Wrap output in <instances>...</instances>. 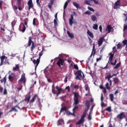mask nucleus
<instances>
[{
    "instance_id": "obj_1",
    "label": "nucleus",
    "mask_w": 127,
    "mask_h": 127,
    "mask_svg": "<svg viewBox=\"0 0 127 127\" xmlns=\"http://www.w3.org/2000/svg\"><path fill=\"white\" fill-rule=\"evenodd\" d=\"M72 94H74L73 96V106L74 108L72 109L73 113H75V111L79 109V106H77L79 103V98L80 97L79 94L78 92H73Z\"/></svg>"
},
{
    "instance_id": "obj_2",
    "label": "nucleus",
    "mask_w": 127,
    "mask_h": 127,
    "mask_svg": "<svg viewBox=\"0 0 127 127\" xmlns=\"http://www.w3.org/2000/svg\"><path fill=\"white\" fill-rule=\"evenodd\" d=\"M31 46V47H30ZM27 47H30V50L31 52H32L34 50V49L36 47V45L35 43L32 41V37L30 36L28 38V41L27 43Z\"/></svg>"
},
{
    "instance_id": "obj_3",
    "label": "nucleus",
    "mask_w": 127,
    "mask_h": 127,
    "mask_svg": "<svg viewBox=\"0 0 127 127\" xmlns=\"http://www.w3.org/2000/svg\"><path fill=\"white\" fill-rule=\"evenodd\" d=\"M75 75H76L75 79L76 80H81V79H84L85 75L83 72L81 70H78L75 73Z\"/></svg>"
},
{
    "instance_id": "obj_4",
    "label": "nucleus",
    "mask_w": 127,
    "mask_h": 127,
    "mask_svg": "<svg viewBox=\"0 0 127 127\" xmlns=\"http://www.w3.org/2000/svg\"><path fill=\"white\" fill-rule=\"evenodd\" d=\"M127 4L125 5H121V0H118L116 2H115L114 6V8L116 9H118V8H120V7L126 6Z\"/></svg>"
},
{
    "instance_id": "obj_5",
    "label": "nucleus",
    "mask_w": 127,
    "mask_h": 127,
    "mask_svg": "<svg viewBox=\"0 0 127 127\" xmlns=\"http://www.w3.org/2000/svg\"><path fill=\"white\" fill-rule=\"evenodd\" d=\"M37 98L38 102L39 104H41V99L38 96L37 94L34 95L33 97L32 98L31 100L30 101V103H33L35 102L36 98Z\"/></svg>"
},
{
    "instance_id": "obj_6",
    "label": "nucleus",
    "mask_w": 127,
    "mask_h": 127,
    "mask_svg": "<svg viewBox=\"0 0 127 127\" xmlns=\"http://www.w3.org/2000/svg\"><path fill=\"white\" fill-rule=\"evenodd\" d=\"M15 108H17L18 109H20V110H24L25 109V107L20 108L19 106H18L17 105H16L14 107H12V108H11V110H10V111H9V113H11L13 111L15 112H17L18 111Z\"/></svg>"
},
{
    "instance_id": "obj_7",
    "label": "nucleus",
    "mask_w": 127,
    "mask_h": 127,
    "mask_svg": "<svg viewBox=\"0 0 127 127\" xmlns=\"http://www.w3.org/2000/svg\"><path fill=\"white\" fill-rule=\"evenodd\" d=\"M117 118L120 121H122L123 119L126 118V115L124 112H121L117 116Z\"/></svg>"
},
{
    "instance_id": "obj_8",
    "label": "nucleus",
    "mask_w": 127,
    "mask_h": 127,
    "mask_svg": "<svg viewBox=\"0 0 127 127\" xmlns=\"http://www.w3.org/2000/svg\"><path fill=\"white\" fill-rule=\"evenodd\" d=\"M18 82H22L23 85L25 86L26 82V79L25 77V74H22L21 76L20 79L18 80Z\"/></svg>"
},
{
    "instance_id": "obj_9",
    "label": "nucleus",
    "mask_w": 127,
    "mask_h": 127,
    "mask_svg": "<svg viewBox=\"0 0 127 127\" xmlns=\"http://www.w3.org/2000/svg\"><path fill=\"white\" fill-rule=\"evenodd\" d=\"M43 54V51H42L41 52H40L39 53V57L38 58V59H37L36 61V66H35V68H37V67L38 66L39 63H40V59H41V57L42 56Z\"/></svg>"
},
{
    "instance_id": "obj_10",
    "label": "nucleus",
    "mask_w": 127,
    "mask_h": 127,
    "mask_svg": "<svg viewBox=\"0 0 127 127\" xmlns=\"http://www.w3.org/2000/svg\"><path fill=\"white\" fill-rule=\"evenodd\" d=\"M64 63V60H62L61 59H59V61L57 63V65L60 67V68H61V65L63 66Z\"/></svg>"
},
{
    "instance_id": "obj_11",
    "label": "nucleus",
    "mask_w": 127,
    "mask_h": 127,
    "mask_svg": "<svg viewBox=\"0 0 127 127\" xmlns=\"http://www.w3.org/2000/svg\"><path fill=\"white\" fill-rule=\"evenodd\" d=\"M28 6V10H30L31 8H33V4L32 0H29V1L27 2Z\"/></svg>"
},
{
    "instance_id": "obj_12",
    "label": "nucleus",
    "mask_w": 127,
    "mask_h": 127,
    "mask_svg": "<svg viewBox=\"0 0 127 127\" xmlns=\"http://www.w3.org/2000/svg\"><path fill=\"white\" fill-rule=\"evenodd\" d=\"M16 1L18 3V10H21L22 9L21 6L23 5V4L21 2V0H16Z\"/></svg>"
},
{
    "instance_id": "obj_13",
    "label": "nucleus",
    "mask_w": 127,
    "mask_h": 127,
    "mask_svg": "<svg viewBox=\"0 0 127 127\" xmlns=\"http://www.w3.org/2000/svg\"><path fill=\"white\" fill-rule=\"evenodd\" d=\"M104 37H100L98 41V46H101L103 43Z\"/></svg>"
},
{
    "instance_id": "obj_14",
    "label": "nucleus",
    "mask_w": 127,
    "mask_h": 127,
    "mask_svg": "<svg viewBox=\"0 0 127 127\" xmlns=\"http://www.w3.org/2000/svg\"><path fill=\"white\" fill-rule=\"evenodd\" d=\"M109 62H112L113 61L114 56L115 55V53L111 52L109 54Z\"/></svg>"
},
{
    "instance_id": "obj_15",
    "label": "nucleus",
    "mask_w": 127,
    "mask_h": 127,
    "mask_svg": "<svg viewBox=\"0 0 127 127\" xmlns=\"http://www.w3.org/2000/svg\"><path fill=\"white\" fill-rule=\"evenodd\" d=\"M73 16H74L73 14H71L70 18L69 19L68 23L70 26H72L73 23V20H74Z\"/></svg>"
},
{
    "instance_id": "obj_16",
    "label": "nucleus",
    "mask_w": 127,
    "mask_h": 127,
    "mask_svg": "<svg viewBox=\"0 0 127 127\" xmlns=\"http://www.w3.org/2000/svg\"><path fill=\"white\" fill-rule=\"evenodd\" d=\"M0 59H1V63H0V66H2L4 63V60L5 59H7V57L5 56H2L0 57Z\"/></svg>"
},
{
    "instance_id": "obj_17",
    "label": "nucleus",
    "mask_w": 127,
    "mask_h": 127,
    "mask_svg": "<svg viewBox=\"0 0 127 127\" xmlns=\"http://www.w3.org/2000/svg\"><path fill=\"white\" fill-rule=\"evenodd\" d=\"M23 24V26H22V29L21 30V31L22 32H24L26 30V26H27V22L25 20L24 21V23H22Z\"/></svg>"
},
{
    "instance_id": "obj_18",
    "label": "nucleus",
    "mask_w": 127,
    "mask_h": 127,
    "mask_svg": "<svg viewBox=\"0 0 127 127\" xmlns=\"http://www.w3.org/2000/svg\"><path fill=\"white\" fill-rule=\"evenodd\" d=\"M67 110V108L66 107H62L61 109L59 115L61 116L62 112H66Z\"/></svg>"
},
{
    "instance_id": "obj_19",
    "label": "nucleus",
    "mask_w": 127,
    "mask_h": 127,
    "mask_svg": "<svg viewBox=\"0 0 127 127\" xmlns=\"http://www.w3.org/2000/svg\"><path fill=\"white\" fill-rule=\"evenodd\" d=\"M84 121H85V120H83L80 118V119L76 123V125H80L83 124Z\"/></svg>"
},
{
    "instance_id": "obj_20",
    "label": "nucleus",
    "mask_w": 127,
    "mask_h": 127,
    "mask_svg": "<svg viewBox=\"0 0 127 127\" xmlns=\"http://www.w3.org/2000/svg\"><path fill=\"white\" fill-rule=\"evenodd\" d=\"M90 101H88V100L86 101L85 103V107L87 108V111H89L90 108Z\"/></svg>"
},
{
    "instance_id": "obj_21",
    "label": "nucleus",
    "mask_w": 127,
    "mask_h": 127,
    "mask_svg": "<svg viewBox=\"0 0 127 127\" xmlns=\"http://www.w3.org/2000/svg\"><path fill=\"white\" fill-rule=\"evenodd\" d=\"M73 5L76 7L77 9H81V7L80 6L79 4L76 2H72Z\"/></svg>"
},
{
    "instance_id": "obj_22",
    "label": "nucleus",
    "mask_w": 127,
    "mask_h": 127,
    "mask_svg": "<svg viewBox=\"0 0 127 127\" xmlns=\"http://www.w3.org/2000/svg\"><path fill=\"white\" fill-rule=\"evenodd\" d=\"M12 75H13V73L9 75V76L8 77V79H9V81H10V82H12L14 79V77Z\"/></svg>"
},
{
    "instance_id": "obj_23",
    "label": "nucleus",
    "mask_w": 127,
    "mask_h": 127,
    "mask_svg": "<svg viewBox=\"0 0 127 127\" xmlns=\"http://www.w3.org/2000/svg\"><path fill=\"white\" fill-rule=\"evenodd\" d=\"M112 29V27L111 25H108L105 30L106 31H108V33H110L111 32Z\"/></svg>"
},
{
    "instance_id": "obj_24",
    "label": "nucleus",
    "mask_w": 127,
    "mask_h": 127,
    "mask_svg": "<svg viewBox=\"0 0 127 127\" xmlns=\"http://www.w3.org/2000/svg\"><path fill=\"white\" fill-rule=\"evenodd\" d=\"M87 33L91 38H94L93 34L92 32H91V31H90L89 30H87Z\"/></svg>"
},
{
    "instance_id": "obj_25",
    "label": "nucleus",
    "mask_w": 127,
    "mask_h": 127,
    "mask_svg": "<svg viewBox=\"0 0 127 127\" xmlns=\"http://www.w3.org/2000/svg\"><path fill=\"white\" fill-rule=\"evenodd\" d=\"M31 97V96L30 95H29V96L26 97L25 98L24 101H26L27 103H29L30 102Z\"/></svg>"
},
{
    "instance_id": "obj_26",
    "label": "nucleus",
    "mask_w": 127,
    "mask_h": 127,
    "mask_svg": "<svg viewBox=\"0 0 127 127\" xmlns=\"http://www.w3.org/2000/svg\"><path fill=\"white\" fill-rule=\"evenodd\" d=\"M56 89L58 90V92H64V89L62 88H59L58 86H56Z\"/></svg>"
},
{
    "instance_id": "obj_27",
    "label": "nucleus",
    "mask_w": 127,
    "mask_h": 127,
    "mask_svg": "<svg viewBox=\"0 0 127 127\" xmlns=\"http://www.w3.org/2000/svg\"><path fill=\"white\" fill-rule=\"evenodd\" d=\"M93 51H95V45H93V49H92V54H91V55L89 57L88 60V61H91L90 59H91V57H92V54L93 53Z\"/></svg>"
},
{
    "instance_id": "obj_28",
    "label": "nucleus",
    "mask_w": 127,
    "mask_h": 127,
    "mask_svg": "<svg viewBox=\"0 0 127 127\" xmlns=\"http://www.w3.org/2000/svg\"><path fill=\"white\" fill-rule=\"evenodd\" d=\"M113 81H114V84H118V83H119V79L117 77H114Z\"/></svg>"
},
{
    "instance_id": "obj_29",
    "label": "nucleus",
    "mask_w": 127,
    "mask_h": 127,
    "mask_svg": "<svg viewBox=\"0 0 127 127\" xmlns=\"http://www.w3.org/2000/svg\"><path fill=\"white\" fill-rule=\"evenodd\" d=\"M67 116H75V113H71L69 111H67L66 113Z\"/></svg>"
},
{
    "instance_id": "obj_30",
    "label": "nucleus",
    "mask_w": 127,
    "mask_h": 127,
    "mask_svg": "<svg viewBox=\"0 0 127 127\" xmlns=\"http://www.w3.org/2000/svg\"><path fill=\"white\" fill-rule=\"evenodd\" d=\"M113 76L111 75V73L110 72L106 73V75L105 76V79H107V78H112Z\"/></svg>"
},
{
    "instance_id": "obj_31",
    "label": "nucleus",
    "mask_w": 127,
    "mask_h": 127,
    "mask_svg": "<svg viewBox=\"0 0 127 127\" xmlns=\"http://www.w3.org/2000/svg\"><path fill=\"white\" fill-rule=\"evenodd\" d=\"M91 19L93 21H97V18L94 15L91 16Z\"/></svg>"
},
{
    "instance_id": "obj_32",
    "label": "nucleus",
    "mask_w": 127,
    "mask_h": 127,
    "mask_svg": "<svg viewBox=\"0 0 127 127\" xmlns=\"http://www.w3.org/2000/svg\"><path fill=\"white\" fill-rule=\"evenodd\" d=\"M109 97H110L111 101V102H113V101H114V94H110L109 95Z\"/></svg>"
},
{
    "instance_id": "obj_33",
    "label": "nucleus",
    "mask_w": 127,
    "mask_h": 127,
    "mask_svg": "<svg viewBox=\"0 0 127 127\" xmlns=\"http://www.w3.org/2000/svg\"><path fill=\"white\" fill-rule=\"evenodd\" d=\"M67 34L68 35L69 37H70L71 38H74V35L73 34L70 33L69 31H67Z\"/></svg>"
},
{
    "instance_id": "obj_34",
    "label": "nucleus",
    "mask_w": 127,
    "mask_h": 127,
    "mask_svg": "<svg viewBox=\"0 0 127 127\" xmlns=\"http://www.w3.org/2000/svg\"><path fill=\"white\" fill-rule=\"evenodd\" d=\"M19 69V64H15V66L13 67V71H16V70H18Z\"/></svg>"
},
{
    "instance_id": "obj_35",
    "label": "nucleus",
    "mask_w": 127,
    "mask_h": 127,
    "mask_svg": "<svg viewBox=\"0 0 127 127\" xmlns=\"http://www.w3.org/2000/svg\"><path fill=\"white\" fill-rule=\"evenodd\" d=\"M0 81H1V83H4V84H5L6 82V76L4 77V78H3V79H1Z\"/></svg>"
},
{
    "instance_id": "obj_36",
    "label": "nucleus",
    "mask_w": 127,
    "mask_h": 127,
    "mask_svg": "<svg viewBox=\"0 0 127 127\" xmlns=\"http://www.w3.org/2000/svg\"><path fill=\"white\" fill-rule=\"evenodd\" d=\"M93 29L94 30H98V25L96 24H93V26L92 27Z\"/></svg>"
},
{
    "instance_id": "obj_37",
    "label": "nucleus",
    "mask_w": 127,
    "mask_h": 127,
    "mask_svg": "<svg viewBox=\"0 0 127 127\" xmlns=\"http://www.w3.org/2000/svg\"><path fill=\"white\" fill-rule=\"evenodd\" d=\"M121 63H119L118 64H117L116 66L114 67V69H118L119 67H120V66H121Z\"/></svg>"
},
{
    "instance_id": "obj_38",
    "label": "nucleus",
    "mask_w": 127,
    "mask_h": 127,
    "mask_svg": "<svg viewBox=\"0 0 127 127\" xmlns=\"http://www.w3.org/2000/svg\"><path fill=\"white\" fill-rule=\"evenodd\" d=\"M91 114H92L91 112H89V115H88V121H91V120H92Z\"/></svg>"
},
{
    "instance_id": "obj_39",
    "label": "nucleus",
    "mask_w": 127,
    "mask_h": 127,
    "mask_svg": "<svg viewBox=\"0 0 127 127\" xmlns=\"http://www.w3.org/2000/svg\"><path fill=\"white\" fill-rule=\"evenodd\" d=\"M85 90L86 91H89L90 90L88 84H86L85 85Z\"/></svg>"
},
{
    "instance_id": "obj_40",
    "label": "nucleus",
    "mask_w": 127,
    "mask_h": 127,
    "mask_svg": "<svg viewBox=\"0 0 127 127\" xmlns=\"http://www.w3.org/2000/svg\"><path fill=\"white\" fill-rule=\"evenodd\" d=\"M106 88L107 90H111V87L109 86V83L107 82L106 83Z\"/></svg>"
},
{
    "instance_id": "obj_41",
    "label": "nucleus",
    "mask_w": 127,
    "mask_h": 127,
    "mask_svg": "<svg viewBox=\"0 0 127 127\" xmlns=\"http://www.w3.org/2000/svg\"><path fill=\"white\" fill-rule=\"evenodd\" d=\"M63 122V120L62 119H60L58 121V126H61L62 125V122Z\"/></svg>"
},
{
    "instance_id": "obj_42",
    "label": "nucleus",
    "mask_w": 127,
    "mask_h": 127,
    "mask_svg": "<svg viewBox=\"0 0 127 127\" xmlns=\"http://www.w3.org/2000/svg\"><path fill=\"white\" fill-rule=\"evenodd\" d=\"M86 117V114L83 113L82 116L81 117V119L84 120L85 118Z\"/></svg>"
},
{
    "instance_id": "obj_43",
    "label": "nucleus",
    "mask_w": 127,
    "mask_h": 127,
    "mask_svg": "<svg viewBox=\"0 0 127 127\" xmlns=\"http://www.w3.org/2000/svg\"><path fill=\"white\" fill-rule=\"evenodd\" d=\"M122 44L119 43L117 45V49H120V48L122 47Z\"/></svg>"
},
{
    "instance_id": "obj_44",
    "label": "nucleus",
    "mask_w": 127,
    "mask_h": 127,
    "mask_svg": "<svg viewBox=\"0 0 127 127\" xmlns=\"http://www.w3.org/2000/svg\"><path fill=\"white\" fill-rule=\"evenodd\" d=\"M73 68L74 69H75L76 70H78L79 69V67L77 65V64H73Z\"/></svg>"
},
{
    "instance_id": "obj_45",
    "label": "nucleus",
    "mask_w": 127,
    "mask_h": 127,
    "mask_svg": "<svg viewBox=\"0 0 127 127\" xmlns=\"http://www.w3.org/2000/svg\"><path fill=\"white\" fill-rule=\"evenodd\" d=\"M106 110L109 112H111L112 111L111 107H108L106 109Z\"/></svg>"
},
{
    "instance_id": "obj_46",
    "label": "nucleus",
    "mask_w": 127,
    "mask_h": 127,
    "mask_svg": "<svg viewBox=\"0 0 127 127\" xmlns=\"http://www.w3.org/2000/svg\"><path fill=\"white\" fill-rule=\"evenodd\" d=\"M104 97L103 94V93H101V102H103L104 101Z\"/></svg>"
},
{
    "instance_id": "obj_47",
    "label": "nucleus",
    "mask_w": 127,
    "mask_h": 127,
    "mask_svg": "<svg viewBox=\"0 0 127 127\" xmlns=\"http://www.w3.org/2000/svg\"><path fill=\"white\" fill-rule=\"evenodd\" d=\"M95 104H94L92 106V107H91V109H90V113H92V111H93V110L94 108L95 107Z\"/></svg>"
},
{
    "instance_id": "obj_48",
    "label": "nucleus",
    "mask_w": 127,
    "mask_h": 127,
    "mask_svg": "<svg viewBox=\"0 0 127 127\" xmlns=\"http://www.w3.org/2000/svg\"><path fill=\"white\" fill-rule=\"evenodd\" d=\"M68 3H67V2H65L64 3V9H65L67 7V6L68 5Z\"/></svg>"
},
{
    "instance_id": "obj_49",
    "label": "nucleus",
    "mask_w": 127,
    "mask_h": 127,
    "mask_svg": "<svg viewBox=\"0 0 127 127\" xmlns=\"http://www.w3.org/2000/svg\"><path fill=\"white\" fill-rule=\"evenodd\" d=\"M30 59H31V61L33 62V64H36V60L33 59L32 58H31Z\"/></svg>"
},
{
    "instance_id": "obj_50",
    "label": "nucleus",
    "mask_w": 127,
    "mask_h": 127,
    "mask_svg": "<svg viewBox=\"0 0 127 127\" xmlns=\"http://www.w3.org/2000/svg\"><path fill=\"white\" fill-rule=\"evenodd\" d=\"M65 89L67 90L68 92H70V88L69 86H66L65 87Z\"/></svg>"
},
{
    "instance_id": "obj_51",
    "label": "nucleus",
    "mask_w": 127,
    "mask_h": 127,
    "mask_svg": "<svg viewBox=\"0 0 127 127\" xmlns=\"http://www.w3.org/2000/svg\"><path fill=\"white\" fill-rule=\"evenodd\" d=\"M84 3H85V4H87V5H90V1H89V0H85V1H84Z\"/></svg>"
},
{
    "instance_id": "obj_52",
    "label": "nucleus",
    "mask_w": 127,
    "mask_h": 127,
    "mask_svg": "<svg viewBox=\"0 0 127 127\" xmlns=\"http://www.w3.org/2000/svg\"><path fill=\"white\" fill-rule=\"evenodd\" d=\"M36 18H33V25H37V24L36 23Z\"/></svg>"
},
{
    "instance_id": "obj_53",
    "label": "nucleus",
    "mask_w": 127,
    "mask_h": 127,
    "mask_svg": "<svg viewBox=\"0 0 127 127\" xmlns=\"http://www.w3.org/2000/svg\"><path fill=\"white\" fill-rule=\"evenodd\" d=\"M4 95H6L7 94V91L6 88L4 89V92H3Z\"/></svg>"
},
{
    "instance_id": "obj_54",
    "label": "nucleus",
    "mask_w": 127,
    "mask_h": 127,
    "mask_svg": "<svg viewBox=\"0 0 127 127\" xmlns=\"http://www.w3.org/2000/svg\"><path fill=\"white\" fill-rule=\"evenodd\" d=\"M124 46L127 45V40H125L122 42Z\"/></svg>"
},
{
    "instance_id": "obj_55",
    "label": "nucleus",
    "mask_w": 127,
    "mask_h": 127,
    "mask_svg": "<svg viewBox=\"0 0 127 127\" xmlns=\"http://www.w3.org/2000/svg\"><path fill=\"white\" fill-rule=\"evenodd\" d=\"M88 9L89 10H90V11H92V12H94V11H95L93 8L89 7V6H88Z\"/></svg>"
},
{
    "instance_id": "obj_56",
    "label": "nucleus",
    "mask_w": 127,
    "mask_h": 127,
    "mask_svg": "<svg viewBox=\"0 0 127 127\" xmlns=\"http://www.w3.org/2000/svg\"><path fill=\"white\" fill-rule=\"evenodd\" d=\"M79 85H75L74 86V87H73V88L74 89H78V88H79Z\"/></svg>"
},
{
    "instance_id": "obj_57",
    "label": "nucleus",
    "mask_w": 127,
    "mask_h": 127,
    "mask_svg": "<svg viewBox=\"0 0 127 127\" xmlns=\"http://www.w3.org/2000/svg\"><path fill=\"white\" fill-rule=\"evenodd\" d=\"M53 5V4L49 3L48 6L50 9H51L52 8Z\"/></svg>"
},
{
    "instance_id": "obj_58",
    "label": "nucleus",
    "mask_w": 127,
    "mask_h": 127,
    "mask_svg": "<svg viewBox=\"0 0 127 127\" xmlns=\"http://www.w3.org/2000/svg\"><path fill=\"white\" fill-rule=\"evenodd\" d=\"M54 22L55 26H57L58 25V22H57V19H54Z\"/></svg>"
},
{
    "instance_id": "obj_59",
    "label": "nucleus",
    "mask_w": 127,
    "mask_h": 127,
    "mask_svg": "<svg viewBox=\"0 0 127 127\" xmlns=\"http://www.w3.org/2000/svg\"><path fill=\"white\" fill-rule=\"evenodd\" d=\"M45 27L49 30H50V28L47 24H45Z\"/></svg>"
},
{
    "instance_id": "obj_60",
    "label": "nucleus",
    "mask_w": 127,
    "mask_h": 127,
    "mask_svg": "<svg viewBox=\"0 0 127 127\" xmlns=\"http://www.w3.org/2000/svg\"><path fill=\"white\" fill-rule=\"evenodd\" d=\"M39 1L40 0H36V2H37V5H38L39 7H41V4L39 3Z\"/></svg>"
},
{
    "instance_id": "obj_61",
    "label": "nucleus",
    "mask_w": 127,
    "mask_h": 127,
    "mask_svg": "<svg viewBox=\"0 0 127 127\" xmlns=\"http://www.w3.org/2000/svg\"><path fill=\"white\" fill-rule=\"evenodd\" d=\"M52 92L53 94H56V90L55 89H52Z\"/></svg>"
},
{
    "instance_id": "obj_62",
    "label": "nucleus",
    "mask_w": 127,
    "mask_h": 127,
    "mask_svg": "<svg viewBox=\"0 0 127 127\" xmlns=\"http://www.w3.org/2000/svg\"><path fill=\"white\" fill-rule=\"evenodd\" d=\"M85 14H91V13L90 11H86L85 12Z\"/></svg>"
},
{
    "instance_id": "obj_63",
    "label": "nucleus",
    "mask_w": 127,
    "mask_h": 127,
    "mask_svg": "<svg viewBox=\"0 0 127 127\" xmlns=\"http://www.w3.org/2000/svg\"><path fill=\"white\" fill-rule=\"evenodd\" d=\"M123 15L125 16V21H127V14H126V13H124Z\"/></svg>"
},
{
    "instance_id": "obj_64",
    "label": "nucleus",
    "mask_w": 127,
    "mask_h": 127,
    "mask_svg": "<svg viewBox=\"0 0 127 127\" xmlns=\"http://www.w3.org/2000/svg\"><path fill=\"white\" fill-rule=\"evenodd\" d=\"M127 29V25L124 26L123 30L125 31V30H126Z\"/></svg>"
}]
</instances>
